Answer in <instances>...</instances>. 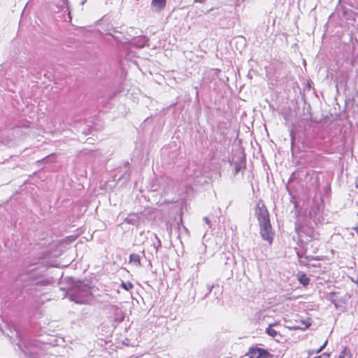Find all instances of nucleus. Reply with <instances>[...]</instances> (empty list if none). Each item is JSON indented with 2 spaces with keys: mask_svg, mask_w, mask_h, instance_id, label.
Returning a JSON list of instances; mask_svg holds the SVG:
<instances>
[{
  "mask_svg": "<svg viewBox=\"0 0 358 358\" xmlns=\"http://www.w3.org/2000/svg\"><path fill=\"white\" fill-rule=\"evenodd\" d=\"M298 280L304 286L308 285L310 282V278L305 273L300 274Z\"/></svg>",
  "mask_w": 358,
  "mask_h": 358,
  "instance_id": "obj_8",
  "label": "nucleus"
},
{
  "mask_svg": "<svg viewBox=\"0 0 358 358\" xmlns=\"http://www.w3.org/2000/svg\"><path fill=\"white\" fill-rule=\"evenodd\" d=\"M121 287L124 289H125L127 291H129L130 289H131L134 287V285L131 282H122L121 283Z\"/></svg>",
  "mask_w": 358,
  "mask_h": 358,
  "instance_id": "obj_10",
  "label": "nucleus"
},
{
  "mask_svg": "<svg viewBox=\"0 0 358 358\" xmlns=\"http://www.w3.org/2000/svg\"><path fill=\"white\" fill-rule=\"evenodd\" d=\"M129 263L135 266L136 267L141 266V257L138 254H131L129 256Z\"/></svg>",
  "mask_w": 358,
  "mask_h": 358,
  "instance_id": "obj_6",
  "label": "nucleus"
},
{
  "mask_svg": "<svg viewBox=\"0 0 358 358\" xmlns=\"http://www.w3.org/2000/svg\"><path fill=\"white\" fill-rule=\"evenodd\" d=\"M357 215H358V213H357Z\"/></svg>",
  "mask_w": 358,
  "mask_h": 358,
  "instance_id": "obj_16",
  "label": "nucleus"
},
{
  "mask_svg": "<svg viewBox=\"0 0 358 358\" xmlns=\"http://www.w3.org/2000/svg\"><path fill=\"white\" fill-rule=\"evenodd\" d=\"M338 358H352V355L349 348L345 346Z\"/></svg>",
  "mask_w": 358,
  "mask_h": 358,
  "instance_id": "obj_7",
  "label": "nucleus"
},
{
  "mask_svg": "<svg viewBox=\"0 0 358 358\" xmlns=\"http://www.w3.org/2000/svg\"><path fill=\"white\" fill-rule=\"evenodd\" d=\"M205 221L208 224H210V220L208 218V217H205Z\"/></svg>",
  "mask_w": 358,
  "mask_h": 358,
  "instance_id": "obj_14",
  "label": "nucleus"
},
{
  "mask_svg": "<svg viewBox=\"0 0 358 358\" xmlns=\"http://www.w3.org/2000/svg\"><path fill=\"white\" fill-rule=\"evenodd\" d=\"M260 235L262 238L271 245L273 241L274 233L272 230L271 221L259 224Z\"/></svg>",
  "mask_w": 358,
  "mask_h": 358,
  "instance_id": "obj_2",
  "label": "nucleus"
},
{
  "mask_svg": "<svg viewBox=\"0 0 358 358\" xmlns=\"http://www.w3.org/2000/svg\"><path fill=\"white\" fill-rule=\"evenodd\" d=\"M166 0H152L150 6L154 12L161 13L166 7Z\"/></svg>",
  "mask_w": 358,
  "mask_h": 358,
  "instance_id": "obj_4",
  "label": "nucleus"
},
{
  "mask_svg": "<svg viewBox=\"0 0 358 358\" xmlns=\"http://www.w3.org/2000/svg\"><path fill=\"white\" fill-rule=\"evenodd\" d=\"M355 187L357 189H358V177L355 180Z\"/></svg>",
  "mask_w": 358,
  "mask_h": 358,
  "instance_id": "obj_13",
  "label": "nucleus"
},
{
  "mask_svg": "<svg viewBox=\"0 0 358 358\" xmlns=\"http://www.w3.org/2000/svg\"><path fill=\"white\" fill-rule=\"evenodd\" d=\"M255 215L259 224L270 222L268 211L263 201H259L257 203Z\"/></svg>",
  "mask_w": 358,
  "mask_h": 358,
  "instance_id": "obj_1",
  "label": "nucleus"
},
{
  "mask_svg": "<svg viewBox=\"0 0 358 358\" xmlns=\"http://www.w3.org/2000/svg\"><path fill=\"white\" fill-rule=\"evenodd\" d=\"M353 231H355L358 236V224L355 225L354 227H352Z\"/></svg>",
  "mask_w": 358,
  "mask_h": 358,
  "instance_id": "obj_12",
  "label": "nucleus"
},
{
  "mask_svg": "<svg viewBox=\"0 0 358 358\" xmlns=\"http://www.w3.org/2000/svg\"><path fill=\"white\" fill-rule=\"evenodd\" d=\"M301 325H294L291 327H289L290 329L292 330H306L308 328H309L311 325V319L308 317H306L305 318H301L300 320Z\"/></svg>",
  "mask_w": 358,
  "mask_h": 358,
  "instance_id": "obj_5",
  "label": "nucleus"
},
{
  "mask_svg": "<svg viewBox=\"0 0 358 358\" xmlns=\"http://www.w3.org/2000/svg\"><path fill=\"white\" fill-rule=\"evenodd\" d=\"M245 355L248 358H273V355L266 349L253 346L249 348Z\"/></svg>",
  "mask_w": 358,
  "mask_h": 358,
  "instance_id": "obj_3",
  "label": "nucleus"
},
{
  "mask_svg": "<svg viewBox=\"0 0 358 358\" xmlns=\"http://www.w3.org/2000/svg\"><path fill=\"white\" fill-rule=\"evenodd\" d=\"M327 341H325V342L324 343V344L318 349L317 350L316 352L317 353H319L324 348L325 346L327 345Z\"/></svg>",
  "mask_w": 358,
  "mask_h": 358,
  "instance_id": "obj_11",
  "label": "nucleus"
},
{
  "mask_svg": "<svg viewBox=\"0 0 358 358\" xmlns=\"http://www.w3.org/2000/svg\"><path fill=\"white\" fill-rule=\"evenodd\" d=\"M314 358H322V357L321 356H317V357H315Z\"/></svg>",
  "mask_w": 358,
  "mask_h": 358,
  "instance_id": "obj_15",
  "label": "nucleus"
},
{
  "mask_svg": "<svg viewBox=\"0 0 358 358\" xmlns=\"http://www.w3.org/2000/svg\"><path fill=\"white\" fill-rule=\"evenodd\" d=\"M273 325L274 324H269L266 329V333L273 338L275 337L278 335L277 331L272 328Z\"/></svg>",
  "mask_w": 358,
  "mask_h": 358,
  "instance_id": "obj_9",
  "label": "nucleus"
}]
</instances>
